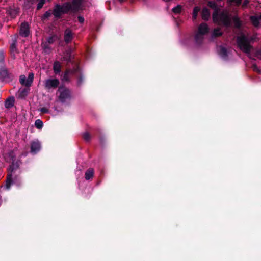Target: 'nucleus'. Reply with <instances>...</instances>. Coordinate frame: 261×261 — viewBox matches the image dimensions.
<instances>
[{
  "label": "nucleus",
  "mask_w": 261,
  "mask_h": 261,
  "mask_svg": "<svg viewBox=\"0 0 261 261\" xmlns=\"http://www.w3.org/2000/svg\"><path fill=\"white\" fill-rule=\"evenodd\" d=\"M84 0H72V2H67L62 5L57 4L53 11V14L56 18H61L63 14L77 12L81 7L82 3Z\"/></svg>",
  "instance_id": "1"
},
{
  "label": "nucleus",
  "mask_w": 261,
  "mask_h": 261,
  "mask_svg": "<svg viewBox=\"0 0 261 261\" xmlns=\"http://www.w3.org/2000/svg\"><path fill=\"white\" fill-rule=\"evenodd\" d=\"M256 34H238L236 37V42L238 47L248 56L252 49L251 44L257 41L258 39Z\"/></svg>",
  "instance_id": "2"
},
{
  "label": "nucleus",
  "mask_w": 261,
  "mask_h": 261,
  "mask_svg": "<svg viewBox=\"0 0 261 261\" xmlns=\"http://www.w3.org/2000/svg\"><path fill=\"white\" fill-rule=\"evenodd\" d=\"M207 6L214 10L213 18L215 22L225 27L231 25V19L229 12L227 10H224L219 13V8L216 2L209 1Z\"/></svg>",
  "instance_id": "3"
},
{
  "label": "nucleus",
  "mask_w": 261,
  "mask_h": 261,
  "mask_svg": "<svg viewBox=\"0 0 261 261\" xmlns=\"http://www.w3.org/2000/svg\"><path fill=\"white\" fill-rule=\"evenodd\" d=\"M19 164V161H16V162L13 161L9 169L10 174L8 176L6 185V187L7 189L10 188L13 181L16 180V174L17 173H20V171L18 169Z\"/></svg>",
  "instance_id": "4"
},
{
  "label": "nucleus",
  "mask_w": 261,
  "mask_h": 261,
  "mask_svg": "<svg viewBox=\"0 0 261 261\" xmlns=\"http://www.w3.org/2000/svg\"><path fill=\"white\" fill-rule=\"evenodd\" d=\"M58 94L59 95V100L62 102H64L71 98L70 91L65 87H60L58 91Z\"/></svg>",
  "instance_id": "5"
},
{
  "label": "nucleus",
  "mask_w": 261,
  "mask_h": 261,
  "mask_svg": "<svg viewBox=\"0 0 261 261\" xmlns=\"http://www.w3.org/2000/svg\"><path fill=\"white\" fill-rule=\"evenodd\" d=\"M59 81L57 79H49L45 80L44 87L46 89L56 88L59 85Z\"/></svg>",
  "instance_id": "6"
},
{
  "label": "nucleus",
  "mask_w": 261,
  "mask_h": 261,
  "mask_svg": "<svg viewBox=\"0 0 261 261\" xmlns=\"http://www.w3.org/2000/svg\"><path fill=\"white\" fill-rule=\"evenodd\" d=\"M34 79V74L33 73H30L28 75V78H26L24 75H21L20 76V82L22 85H25L27 87H30Z\"/></svg>",
  "instance_id": "7"
},
{
  "label": "nucleus",
  "mask_w": 261,
  "mask_h": 261,
  "mask_svg": "<svg viewBox=\"0 0 261 261\" xmlns=\"http://www.w3.org/2000/svg\"><path fill=\"white\" fill-rule=\"evenodd\" d=\"M250 21L255 27L261 26V14H256L250 17Z\"/></svg>",
  "instance_id": "8"
},
{
  "label": "nucleus",
  "mask_w": 261,
  "mask_h": 261,
  "mask_svg": "<svg viewBox=\"0 0 261 261\" xmlns=\"http://www.w3.org/2000/svg\"><path fill=\"white\" fill-rule=\"evenodd\" d=\"M230 16H231V15L230 14ZM230 19L231 18L230 17ZM232 23L233 27L239 30H240L242 27V22L240 20L238 17L237 16H234L232 19H231V25L229 26L228 27H230L232 25Z\"/></svg>",
  "instance_id": "9"
},
{
  "label": "nucleus",
  "mask_w": 261,
  "mask_h": 261,
  "mask_svg": "<svg viewBox=\"0 0 261 261\" xmlns=\"http://www.w3.org/2000/svg\"><path fill=\"white\" fill-rule=\"evenodd\" d=\"M217 50L219 55L224 59H227L230 54V51L222 46L218 47Z\"/></svg>",
  "instance_id": "10"
},
{
  "label": "nucleus",
  "mask_w": 261,
  "mask_h": 261,
  "mask_svg": "<svg viewBox=\"0 0 261 261\" xmlns=\"http://www.w3.org/2000/svg\"><path fill=\"white\" fill-rule=\"evenodd\" d=\"M41 144L38 140L33 141L31 143V152L35 154L40 150Z\"/></svg>",
  "instance_id": "11"
},
{
  "label": "nucleus",
  "mask_w": 261,
  "mask_h": 261,
  "mask_svg": "<svg viewBox=\"0 0 261 261\" xmlns=\"http://www.w3.org/2000/svg\"><path fill=\"white\" fill-rule=\"evenodd\" d=\"M17 37V35H15L14 36V37L12 38V42L11 43L10 46L11 53L14 58H15V54L18 53L16 45Z\"/></svg>",
  "instance_id": "12"
},
{
  "label": "nucleus",
  "mask_w": 261,
  "mask_h": 261,
  "mask_svg": "<svg viewBox=\"0 0 261 261\" xmlns=\"http://www.w3.org/2000/svg\"><path fill=\"white\" fill-rule=\"evenodd\" d=\"M201 17L204 20H208L210 17V12L209 10L205 7L203 8L201 11Z\"/></svg>",
  "instance_id": "13"
},
{
  "label": "nucleus",
  "mask_w": 261,
  "mask_h": 261,
  "mask_svg": "<svg viewBox=\"0 0 261 261\" xmlns=\"http://www.w3.org/2000/svg\"><path fill=\"white\" fill-rule=\"evenodd\" d=\"M9 78V74L6 69L3 68L0 70V80L2 81L7 80Z\"/></svg>",
  "instance_id": "14"
},
{
  "label": "nucleus",
  "mask_w": 261,
  "mask_h": 261,
  "mask_svg": "<svg viewBox=\"0 0 261 261\" xmlns=\"http://www.w3.org/2000/svg\"><path fill=\"white\" fill-rule=\"evenodd\" d=\"M197 33H208V26L205 23H202L198 27Z\"/></svg>",
  "instance_id": "15"
},
{
  "label": "nucleus",
  "mask_w": 261,
  "mask_h": 261,
  "mask_svg": "<svg viewBox=\"0 0 261 261\" xmlns=\"http://www.w3.org/2000/svg\"><path fill=\"white\" fill-rule=\"evenodd\" d=\"M29 24L27 22H23L21 24L20 28V33H29Z\"/></svg>",
  "instance_id": "16"
},
{
  "label": "nucleus",
  "mask_w": 261,
  "mask_h": 261,
  "mask_svg": "<svg viewBox=\"0 0 261 261\" xmlns=\"http://www.w3.org/2000/svg\"><path fill=\"white\" fill-rule=\"evenodd\" d=\"M29 89L28 88H21L19 90V97L24 98L29 92Z\"/></svg>",
  "instance_id": "17"
},
{
  "label": "nucleus",
  "mask_w": 261,
  "mask_h": 261,
  "mask_svg": "<svg viewBox=\"0 0 261 261\" xmlns=\"http://www.w3.org/2000/svg\"><path fill=\"white\" fill-rule=\"evenodd\" d=\"M72 57V56L71 54V50H68L64 54L63 58L64 60L69 62L71 61Z\"/></svg>",
  "instance_id": "18"
},
{
  "label": "nucleus",
  "mask_w": 261,
  "mask_h": 261,
  "mask_svg": "<svg viewBox=\"0 0 261 261\" xmlns=\"http://www.w3.org/2000/svg\"><path fill=\"white\" fill-rule=\"evenodd\" d=\"M14 103V98L13 97L9 98L5 102V107L7 108H10L12 107Z\"/></svg>",
  "instance_id": "19"
},
{
  "label": "nucleus",
  "mask_w": 261,
  "mask_h": 261,
  "mask_svg": "<svg viewBox=\"0 0 261 261\" xmlns=\"http://www.w3.org/2000/svg\"><path fill=\"white\" fill-rule=\"evenodd\" d=\"M8 14L13 18L16 17L18 14V11L15 9H9L7 11Z\"/></svg>",
  "instance_id": "20"
},
{
  "label": "nucleus",
  "mask_w": 261,
  "mask_h": 261,
  "mask_svg": "<svg viewBox=\"0 0 261 261\" xmlns=\"http://www.w3.org/2000/svg\"><path fill=\"white\" fill-rule=\"evenodd\" d=\"M94 171L93 169H89L85 173V179L89 180L93 176Z\"/></svg>",
  "instance_id": "21"
},
{
  "label": "nucleus",
  "mask_w": 261,
  "mask_h": 261,
  "mask_svg": "<svg viewBox=\"0 0 261 261\" xmlns=\"http://www.w3.org/2000/svg\"><path fill=\"white\" fill-rule=\"evenodd\" d=\"M200 10V8L199 7L196 6L193 9V13H192V19L193 20L196 19L198 13Z\"/></svg>",
  "instance_id": "22"
},
{
  "label": "nucleus",
  "mask_w": 261,
  "mask_h": 261,
  "mask_svg": "<svg viewBox=\"0 0 261 261\" xmlns=\"http://www.w3.org/2000/svg\"><path fill=\"white\" fill-rule=\"evenodd\" d=\"M61 65L59 62L56 61L54 63V70L56 73H60L61 71Z\"/></svg>",
  "instance_id": "23"
},
{
  "label": "nucleus",
  "mask_w": 261,
  "mask_h": 261,
  "mask_svg": "<svg viewBox=\"0 0 261 261\" xmlns=\"http://www.w3.org/2000/svg\"><path fill=\"white\" fill-rule=\"evenodd\" d=\"M205 34H196L195 36V39L197 43H200L203 39V35Z\"/></svg>",
  "instance_id": "24"
},
{
  "label": "nucleus",
  "mask_w": 261,
  "mask_h": 261,
  "mask_svg": "<svg viewBox=\"0 0 261 261\" xmlns=\"http://www.w3.org/2000/svg\"><path fill=\"white\" fill-rule=\"evenodd\" d=\"M73 34H65L64 39L66 43L70 42L73 38Z\"/></svg>",
  "instance_id": "25"
},
{
  "label": "nucleus",
  "mask_w": 261,
  "mask_h": 261,
  "mask_svg": "<svg viewBox=\"0 0 261 261\" xmlns=\"http://www.w3.org/2000/svg\"><path fill=\"white\" fill-rule=\"evenodd\" d=\"M53 14V11L51 10L47 11L42 17L43 20H45L50 17Z\"/></svg>",
  "instance_id": "26"
},
{
  "label": "nucleus",
  "mask_w": 261,
  "mask_h": 261,
  "mask_svg": "<svg viewBox=\"0 0 261 261\" xmlns=\"http://www.w3.org/2000/svg\"><path fill=\"white\" fill-rule=\"evenodd\" d=\"M35 126L37 128L40 129L43 126V123H42V122L40 120L38 119V120H36L35 123Z\"/></svg>",
  "instance_id": "27"
},
{
  "label": "nucleus",
  "mask_w": 261,
  "mask_h": 261,
  "mask_svg": "<svg viewBox=\"0 0 261 261\" xmlns=\"http://www.w3.org/2000/svg\"><path fill=\"white\" fill-rule=\"evenodd\" d=\"M181 6L180 5H178L177 6L173 8L172 11L174 13L178 14L181 12Z\"/></svg>",
  "instance_id": "28"
},
{
  "label": "nucleus",
  "mask_w": 261,
  "mask_h": 261,
  "mask_svg": "<svg viewBox=\"0 0 261 261\" xmlns=\"http://www.w3.org/2000/svg\"><path fill=\"white\" fill-rule=\"evenodd\" d=\"M45 2V0H40L37 4V10L40 9L43 6Z\"/></svg>",
  "instance_id": "29"
},
{
  "label": "nucleus",
  "mask_w": 261,
  "mask_h": 261,
  "mask_svg": "<svg viewBox=\"0 0 261 261\" xmlns=\"http://www.w3.org/2000/svg\"><path fill=\"white\" fill-rule=\"evenodd\" d=\"M242 0H228L229 3H234L235 5L237 6H239L241 5Z\"/></svg>",
  "instance_id": "30"
},
{
  "label": "nucleus",
  "mask_w": 261,
  "mask_h": 261,
  "mask_svg": "<svg viewBox=\"0 0 261 261\" xmlns=\"http://www.w3.org/2000/svg\"><path fill=\"white\" fill-rule=\"evenodd\" d=\"M83 137L84 140L87 141H89L90 139V135L88 132H85L83 134Z\"/></svg>",
  "instance_id": "31"
},
{
  "label": "nucleus",
  "mask_w": 261,
  "mask_h": 261,
  "mask_svg": "<svg viewBox=\"0 0 261 261\" xmlns=\"http://www.w3.org/2000/svg\"><path fill=\"white\" fill-rule=\"evenodd\" d=\"M211 38L212 41H214L215 39L219 37L222 34H211Z\"/></svg>",
  "instance_id": "32"
},
{
  "label": "nucleus",
  "mask_w": 261,
  "mask_h": 261,
  "mask_svg": "<svg viewBox=\"0 0 261 261\" xmlns=\"http://www.w3.org/2000/svg\"><path fill=\"white\" fill-rule=\"evenodd\" d=\"M252 70L255 72H257V73H260V69L258 68L257 65L255 64H252L251 67Z\"/></svg>",
  "instance_id": "33"
},
{
  "label": "nucleus",
  "mask_w": 261,
  "mask_h": 261,
  "mask_svg": "<svg viewBox=\"0 0 261 261\" xmlns=\"http://www.w3.org/2000/svg\"><path fill=\"white\" fill-rule=\"evenodd\" d=\"M249 0H244L242 4V8L243 9H244L247 7L248 4H249Z\"/></svg>",
  "instance_id": "34"
},
{
  "label": "nucleus",
  "mask_w": 261,
  "mask_h": 261,
  "mask_svg": "<svg viewBox=\"0 0 261 261\" xmlns=\"http://www.w3.org/2000/svg\"><path fill=\"white\" fill-rule=\"evenodd\" d=\"M255 56L261 60V49L256 51L255 53Z\"/></svg>",
  "instance_id": "35"
},
{
  "label": "nucleus",
  "mask_w": 261,
  "mask_h": 261,
  "mask_svg": "<svg viewBox=\"0 0 261 261\" xmlns=\"http://www.w3.org/2000/svg\"><path fill=\"white\" fill-rule=\"evenodd\" d=\"M40 111L42 113H48V110L46 108H42L40 109Z\"/></svg>",
  "instance_id": "36"
},
{
  "label": "nucleus",
  "mask_w": 261,
  "mask_h": 261,
  "mask_svg": "<svg viewBox=\"0 0 261 261\" xmlns=\"http://www.w3.org/2000/svg\"><path fill=\"white\" fill-rule=\"evenodd\" d=\"M57 38V37H56L55 36H53V37H52L49 38L48 39V42L49 43H53V42L54 41L55 39V38Z\"/></svg>",
  "instance_id": "37"
},
{
  "label": "nucleus",
  "mask_w": 261,
  "mask_h": 261,
  "mask_svg": "<svg viewBox=\"0 0 261 261\" xmlns=\"http://www.w3.org/2000/svg\"><path fill=\"white\" fill-rule=\"evenodd\" d=\"M77 18L79 22H80L81 23H83L84 21V17H83L82 16H78Z\"/></svg>",
  "instance_id": "38"
},
{
  "label": "nucleus",
  "mask_w": 261,
  "mask_h": 261,
  "mask_svg": "<svg viewBox=\"0 0 261 261\" xmlns=\"http://www.w3.org/2000/svg\"><path fill=\"white\" fill-rule=\"evenodd\" d=\"M70 72V71H67L66 73L65 74L64 76V80H67V76L69 74V73Z\"/></svg>",
  "instance_id": "39"
},
{
  "label": "nucleus",
  "mask_w": 261,
  "mask_h": 261,
  "mask_svg": "<svg viewBox=\"0 0 261 261\" xmlns=\"http://www.w3.org/2000/svg\"><path fill=\"white\" fill-rule=\"evenodd\" d=\"M81 82H82V78L80 77V78H79V81H78V84L79 85L81 84Z\"/></svg>",
  "instance_id": "40"
},
{
  "label": "nucleus",
  "mask_w": 261,
  "mask_h": 261,
  "mask_svg": "<svg viewBox=\"0 0 261 261\" xmlns=\"http://www.w3.org/2000/svg\"><path fill=\"white\" fill-rule=\"evenodd\" d=\"M22 34V37H27V36H28V34L24 33V34Z\"/></svg>",
  "instance_id": "41"
},
{
  "label": "nucleus",
  "mask_w": 261,
  "mask_h": 261,
  "mask_svg": "<svg viewBox=\"0 0 261 261\" xmlns=\"http://www.w3.org/2000/svg\"><path fill=\"white\" fill-rule=\"evenodd\" d=\"M65 33H71V31L69 30H66V31H65Z\"/></svg>",
  "instance_id": "42"
},
{
  "label": "nucleus",
  "mask_w": 261,
  "mask_h": 261,
  "mask_svg": "<svg viewBox=\"0 0 261 261\" xmlns=\"http://www.w3.org/2000/svg\"><path fill=\"white\" fill-rule=\"evenodd\" d=\"M1 58H2V59H3V58H4V56H3V54H2V55H1Z\"/></svg>",
  "instance_id": "43"
},
{
  "label": "nucleus",
  "mask_w": 261,
  "mask_h": 261,
  "mask_svg": "<svg viewBox=\"0 0 261 261\" xmlns=\"http://www.w3.org/2000/svg\"><path fill=\"white\" fill-rule=\"evenodd\" d=\"M120 2H123L124 0H119Z\"/></svg>",
  "instance_id": "44"
},
{
  "label": "nucleus",
  "mask_w": 261,
  "mask_h": 261,
  "mask_svg": "<svg viewBox=\"0 0 261 261\" xmlns=\"http://www.w3.org/2000/svg\"><path fill=\"white\" fill-rule=\"evenodd\" d=\"M216 31H217V30H215V31L214 32V33H217Z\"/></svg>",
  "instance_id": "45"
}]
</instances>
